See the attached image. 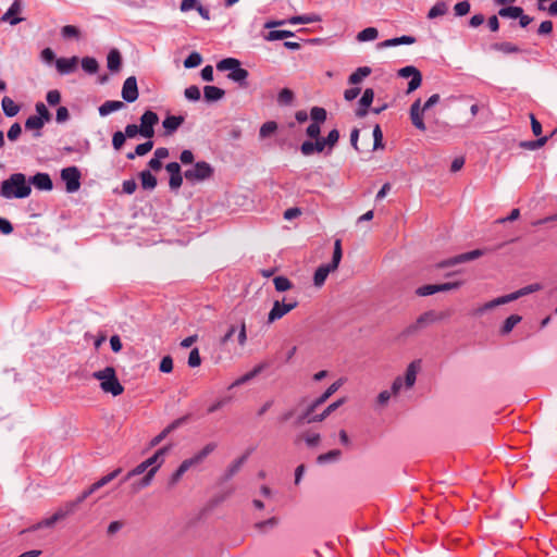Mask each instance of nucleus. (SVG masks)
I'll return each instance as SVG.
<instances>
[{
	"label": "nucleus",
	"mask_w": 557,
	"mask_h": 557,
	"mask_svg": "<svg viewBox=\"0 0 557 557\" xmlns=\"http://www.w3.org/2000/svg\"><path fill=\"white\" fill-rule=\"evenodd\" d=\"M422 368V361L420 359H416L411 361L404 373V375H398L394 379L391 389H384L379 393L376 397V403L380 407H384L387 405L392 396H398L404 392H408L412 389L417 382V377Z\"/></svg>",
	"instance_id": "f257e3e1"
},
{
	"label": "nucleus",
	"mask_w": 557,
	"mask_h": 557,
	"mask_svg": "<svg viewBox=\"0 0 557 557\" xmlns=\"http://www.w3.org/2000/svg\"><path fill=\"white\" fill-rule=\"evenodd\" d=\"M30 193L32 187L23 173L11 174L0 186V196L4 199H23Z\"/></svg>",
	"instance_id": "f03ea898"
},
{
	"label": "nucleus",
	"mask_w": 557,
	"mask_h": 557,
	"mask_svg": "<svg viewBox=\"0 0 557 557\" xmlns=\"http://www.w3.org/2000/svg\"><path fill=\"white\" fill-rule=\"evenodd\" d=\"M92 377L100 382V387L106 394L119 396L124 391V387L117 380L115 370L112 367H107L103 370L94 372Z\"/></svg>",
	"instance_id": "7ed1b4c3"
},
{
	"label": "nucleus",
	"mask_w": 557,
	"mask_h": 557,
	"mask_svg": "<svg viewBox=\"0 0 557 557\" xmlns=\"http://www.w3.org/2000/svg\"><path fill=\"white\" fill-rule=\"evenodd\" d=\"M165 453L166 448H160L151 457L144 461L149 470L146 475L136 484V490L145 488L151 484L154 474L164 462Z\"/></svg>",
	"instance_id": "20e7f679"
},
{
	"label": "nucleus",
	"mask_w": 557,
	"mask_h": 557,
	"mask_svg": "<svg viewBox=\"0 0 557 557\" xmlns=\"http://www.w3.org/2000/svg\"><path fill=\"white\" fill-rule=\"evenodd\" d=\"M213 173L212 166L206 162H197L193 168L185 171L184 176L189 182H201L211 177Z\"/></svg>",
	"instance_id": "39448f33"
},
{
	"label": "nucleus",
	"mask_w": 557,
	"mask_h": 557,
	"mask_svg": "<svg viewBox=\"0 0 557 557\" xmlns=\"http://www.w3.org/2000/svg\"><path fill=\"white\" fill-rule=\"evenodd\" d=\"M61 180L65 183L67 193H76L81 188V172L76 166H67L61 170Z\"/></svg>",
	"instance_id": "423d86ee"
},
{
	"label": "nucleus",
	"mask_w": 557,
	"mask_h": 557,
	"mask_svg": "<svg viewBox=\"0 0 557 557\" xmlns=\"http://www.w3.org/2000/svg\"><path fill=\"white\" fill-rule=\"evenodd\" d=\"M298 302L295 299L286 301L284 298L282 301L275 300L272 309L268 314V323H273L276 320L282 319L285 314L290 312L297 307Z\"/></svg>",
	"instance_id": "0eeeda50"
},
{
	"label": "nucleus",
	"mask_w": 557,
	"mask_h": 557,
	"mask_svg": "<svg viewBox=\"0 0 557 557\" xmlns=\"http://www.w3.org/2000/svg\"><path fill=\"white\" fill-rule=\"evenodd\" d=\"M159 122L157 113L153 111H146L140 117V135L145 138H152L154 135V125Z\"/></svg>",
	"instance_id": "6e6552de"
},
{
	"label": "nucleus",
	"mask_w": 557,
	"mask_h": 557,
	"mask_svg": "<svg viewBox=\"0 0 557 557\" xmlns=\"http://www.w3.org/2000/svg\"><path fill=\"white\" fill-rule=\"evenodd\" d=\"M314 141H311V140H306L301 144L300 146V151L304 156L308 157V156H311L313 153H321V152H324L326 151V153L329 154V146L325 141V138H322V137H317V138H313Z\"/></svg>",
	"instance_id": "1a4fd4ad"
},
{
	"label": "nucleus",
	"mask_w": 557,
	"mask_h": 557,
	"mask_svg": "<svg viewBox=\"0 0 557 557\" xmlns=\"http://www.w3.org/2000/svg\"><path fill=\"white\" fill-rule=\"evenodd\" d=\"M398 75L400 77H411V81L408 84L407 92L410 94L418 89L422 83V76L419 70L412 65L405 66L398 71Z\"/></svg>",
	"instance_id": "9d476101"
},
{
	"label": "nucleus",
	"mask_w": 557,
	"mask_h": 557,
	"mask_svg": "<svg viewBox=\"0 0 557 557\" xmlns=\"http://www.w3.org/2000/svg\"><path fill=\"white\" fill-rule=\"evenodd\" d=\"M345 383V379H338L336 382L331 384L327 389L317 398L307 409V416L312 413L315 408L325 403L334 393H336Z\"/></svg>",
	"instance_id": "9b49d317"
},
{
	"label": "nucleus",
	"mask_w": 557,
	"mask_h": 557,
	"mask_svg": "<svg viewBox=\"0 0 557 557\" xmlns=\"http://www.w3.org/2000/svg\"><path fill=\"white\" fill-rule=\"evenodd\" d=\"M122 98L127 102H134L138 98L137 79L135 76H129L124 81L122 91Z\"/></svg>",
	"instance_id": "f8f14e48"
},
{
	"label": "nucleus",
	"mask_w": 557,
	"mask_h": 557,
	"mask_svg": "<svg viewBox=\"0 0 557 557\" xmlns=\"http://www.w3.org/2000/svg\"><path fill=\"white\" fill-rule=\"evenodd\" d=\"M216 448L215 443H208L205 445L199 451H197L194 456L190 458L185 459V461L188 463V466L191 468H195L199 465H201L206 458L214 451Z\"/></svg>",
	"instance_id": "ddd939ff"
},
{
	"label": "nucleus",
	"mask_w": 557,
	"mask_h": 557,
	"mask_svg": "<svg viewBox=\"0 0 557 557\" xmlns=\"http://www.w3.org/2000/svg\"><path fill=\"white\" fill-rule=\"evenodd\" d=\"M425 111L421 107V99H417L410 107V120L411 123L417 127L419 131H425V124L423 121V113Z\"/></svg>",
	"instance_id": "4468645a"
},
{
	"label": "nucleus",
	"mask_w": 557,
	"mask_h": 557,
	"mask_svg": "<svg viewBox=\"0 0 557 557\" xmlns=\"http://www.w3.org/2000/svg\"><path fill=\"white\" fill-rule=\"evenodd\" d=\"M482 255H483L482 250L475 249V250H472L469 252L458 255L454 258H450V259L444 261L443 263H441L440 267L441 268L451 267V265H456L458 263L468 262V261H471V260H474V259L481 257Z\"/></svg>",
	"instance_id": "2eb2a0df"
},
{
	"label": "nucleus",
	"mask_w": 557,
	"mask_h": 557,
	"mask_svg": "<svg viewBox=\"0 0 557 557\" xmlns=\"http://www.w3.org/2000/svg\"><path fill=\"white\" fill-rule=\"evenodd\" d=\"M22 12V1L14 0L8 11L2 15V22H9L11 25H16L23 21L22 17H17L16 15Z\"/></svg>",
	"instance_id": "dca6fc26"
},
{
	"label": "nucleus",
	"mask_w": 557,
	"mask_h": 557,
	"mask_svg": "<svg viewBox=\"0 0 557 557\" xmlns=\"http://www.w3.org/2000/svg\"><path fill=\"white\" fill-rule=\"evenodd\" d=\"M345 401H346L345 398H341V399L332 403L320 414L311 416V413H310L309 416H307V412H306L302 419L306 420L308 423H310V422H321L326 417H329L333 411H335L339 406H342Z\"/></svg>",
	"instance_id": "f3484780"
},
{
	"label": "nucleus",
	"mask_w": 557,
	"mask_h": 557,
	"mask_svg": "<svg viewBox=\"0 0 557 557\" xmlns=\"http://www.w3.org/2000/svg\"><path fill=\"white\" fill-rule=\"evenodd\" d=\"M29 185L33 184L39 190L50 191L53 188L52 180L48 173H37L29 180Z\"/></svg>",
	"instance_id": "a211bd4d"
},
{
	"label": "nucleus",
	"mask_w": 557,
	"mask_h": 557,
	"mask_svg": "<svg viewBox=\"0 0 557 557\" xmlns=\"http://www.w3.org/2000/svg\"><path fill=\"white\" fill-rule=\"evenodd\" d=\"M374 99V91L371 88H367L360 100H359V107L356 111L357 116L363 117L368 113V109L371 106L372 101Z\"/></svg>",
	"instance_id": "6ab92c4d"
},
{
	"label": "nucleus",
	"mask_w": 557,
	"mask_h": 557,
	"mask_svg": "<svg viewBox=\"0 0 557 557\" xmlns=\"http://www.w3.org/2000/svg\"><path fill=\"white\" fill-rule=\"evenodd\" d=\"M78 59L76 57L73 58H60L55 61V66L59 73L61 74H70L72 73L77 65Z\"/></svg>",
	"instance_id": "aec40b11"
},
{
	"label": "nucleus",
	"mask_w": 557,
	"mask_h": 557,
	"mask_svg": "<svg viewBox=\"0 0 557 557\" xmlns=\"http://www.w3.org/2000/svg\"><path fill=\"white\" fill-rule=\"evenodd\" d=\"M414 42H416L414 37L405 35L401 37H395V38H391V39L381 41L377 45V48L383 49V48H389V47H395V46H399V45H412Z\"/></svg>",
	"instance_id": "412c9836"
},
{
	"label": "nucleus",
	"mask_w": 557,
	"mask_h": 557,
	"mask_svg": "<svg viewBox=\"0 0 557 557\" xmlns=\"http://www.w3.org/2000/svg\"><path fill=\"white\" fill-rule=\"evenodd\" d=\"M508 302H509V300L507 298V295L498 297V298L487 301L484 305L476 308L474 310V314L480 317V315L484 314V312H486L487 310H492L497 306L505 305Z\"/></svg>",
	"instance_id": "4be33fe9"
},
{
	"label": "nucleus",
	"mask_w": 557,
	"mask_h": 557,
	"mask_svg": "<svg viewBox=\"0 0 557 557\" xmlns=\"http://www.w3.org/2000/svg\"><path fill=\"white\" fill-rule=\"evenodd\" d=\"M335 271L333 268H330L329 264H322L320 265L315 272H314V276H313V283L317 287H321L324 282L326 281L329 274L331 272Z\"/></svg>",
	"instance_id": "5701e85b"
},
{
	"label": "nucleus",
	"mask_w": 557,
	"mask_h": 557,
	"mask_svg": "<svg viewBox=\"0 0 557 557\" xmlns=\"http://www.w3.org/2000/svg\"><path fill=\"white\" fill-rule=\"evenodd\" d=\"M66 517H67L66 513L61 508H59L51 517L46 518V519L41 520L40 522H38V524L36 527H34V529L37 530L40 528H51L58 521H60Z\"/></svg>",
	"instance_id": "b1692460"
},
{
	"label": "nucleus",
	"mask_w": 557,
	"mask_h": 557,
	"mask_svg": "<svg viewBox=\"0 0 557 557\" xmlns=\"http://www.w3.org/2000/svg\"><path fill=\"white\" fill-rule=\"evenodd\" d=\"M542 288L541 284L539 283H534V284H530L528 286H524L513 293H510L507 295V298L510 301H513V300H517L518 298L522 297V296H525V295H529L531 293H534V292H537Z\"/></svg>",
	"instance_id": "393cba45"
},
{
	"label": "nucleus",
	"mask_w": 557,
	"mask_h": 557,
	"mask_svg": "<svg viewBox=\"0 0 557 557\" xmlns=\"http://www.w3.org/2000/svg\"><path fill=\"white\" fill-rule=\"evenodd\" d=\"M124 108V103L119 100H108L99 107V114L107 116Z\"/></svg>",
	"instance_id": "a878e982"
},
{
	"label": "nucleus",
	"mask_w": 557,
	"mask_h": 557,
	"mask_svg": "<svg viewBox=\"0 0 557 557\" xmlns=\"http://www.w3.org/2000/svg\"><path fill=\"white\" fill-rule=\"evenodd\" d=\"M224 94V90L216 86L208 85L203 88L205 99L208 102L221 100Z\"/></svg>",
	"instance_id": "bb28decb"
},
{
	"label": "nucleus",
	"mask_w": 557,
	"mask_h": 557,
	"mask_svg": "<svg viewBox=\"0 0 557 557\" xmlns=\"http://www.w3.org/2000/svg\"><path fill=\"white\" fill-rule=\"evenodd\" d=\"M122 58L116 49H112L107 57L108 69L112 72H117L121 69Z\"/></svg>",
	"instance_id": "cd10ccee"
},
{
	"label": "nucleus",
	"mask_w": 557,
	"mask_h": 557,
	"mask_svg": "<svg viewBox=\"0 0 557 557\" xmlns=\"http://www.w3.org/2000/svg\"><path fill=\"white\" fill-rule=\"evenodd\" d=\"M184 122L183 116L169 115L163 120V127L165 131L171 134L174 133Z\"/></svg>",
	"instance_id": "c85d7f7f"
},
{
	"label": "nucleus",
	"mask_w": 557,
	"mask_h": 557,
	"mask_svg": "<svg viewBox=\"0 0 557 557\" xmlns=\"http://www.w3.org/2000/svg\"><path fill=\"white\" fill-rule=\"evenodd\" d=\"M2 110L9 117L15 116L20 112V106L10 97H4L1 101Z\"/></svg>",
	"instance_id": "c756f323"
},
{
	"label": "nucleus",
	"mask_w": 557,
	"mask_h": 557,
	"mask_svg": "<svg viewBox=\"0 0 557 557\" xmlns=\"http://www.w3.org/2000/svg\"><path fill=\"white\" fill-rule=\"evenodd\" d=\"M371 73V69L368 66L358 67L348 78L349 84L357 85L361 83Z\"/></svg>",
	"instance_id": "7c9ffc66"
},
{
	"label": "nucleus",
	"mask_w": 557,
	"mask_h": 557,
	"mask_svg": "<svg viewBox=\"0 0 557 557\" xmlns=\"http://www.w3.org/2000/svg\"><path fill=\"white\" fill-rule=\"evenodd\" d=\"M379 37V30L375 27H367L357 34V40L360 42L372 41Z\"/></svg>",
	"instance_id": "2f4dec72"
},
{
	"label": "nucleus",
	"mask_w": 557,
	"mask_h": 557,
	"mask_svg": "<svg viewBox=\"0 0 557 557\" xmlns=\"http://www.w3.org/2000/svg\"><path fill=\"white\" fill-rule=\"evenodd\" d=\"M249 73L247 70L240 67V65L232 71L231 73H228L227 77L233 81V82H236L243 86L246 85V79L248 77Z\"/></svg>",
	"instance_id": "473e14b6"
},
{
	"label": "nucleus",
	"mask_w": 557,
	"mask_h": 557,
	"mask_svg": "<svg viewBox=\"0 0 557 557\" xmlns=\"http://www.w3.org/2000/svg\"><path fill=\"white\" fill-rule=\"evenodd\" d=\"M240 65L239 60L235 58H226L218 62L216 69L219 71H230V73L236 70Z\"/></svg>",
	"instance_id": "72a5a7b5"
},
{
	"label": "nucleus",
	"mask_w": 557,
	"mask_h": 557,
	"mask_svg": "<svg viewBox=\"0 0 557 557\" xmlns=\"http://www.w3.org/2000/svg\"><path fill=\"white\" fill-rule=\"evenodd\" d=\"M190 469L188 463L184 460L178 466V468L175 470V472L171 475L169 480V484L171 486H174L178 483V481L182 479V476Z\"/></svg>",
	"instance_id": "f704fd0d"
},
{
	"label": "nucleus",
	"mask_w": 557,
	"mask_h": 557,
	"mask_svg": "<svg viewBox=\"0 0 557 557\" xmlns=\"http://www.w3.org/2000/svg\"><path fill=\"white\" fill-rule=\"evenodd\" d=\"M320 21H321V18L319 15L310 14V15L294 16L288 20V23L292 25H297V24H310V23H315V22H320Z\"/></svg>",
	"instance_id": "c9c22d12"
},
{
	"label": "nucleus",
	"mask_w": 557,
	"mask_h": 557,
	"mask_svg": "<svg viewBox=\"0 0 557 557\" xmlns=\"http://www.w3.org/2000/svg\"><path fill=\"white\" fill-rule=\"evenodd\" d=\"M141 186L145 189H153L157 186V178L151 174L150 171H143L140 173Z\"/></svg>",
	"instance_id": "e433bc0d"
},
{
	"label": "nucleus",
	"mask_w": 557,
	"mask_h": 557,
	"mask_svg": "<svg viewBox=\"0 0 557 557\" xmlns=\"http://www.w3.org/2000/svg\"><path fill=\"white\" fill-rule=\"evenodd\" d=\"M45 123L46 122L42 121L41 117L30 115L29 117H27V120L25 122V128L39 132L44 127ZM39 135H40V133H37L35 136H39Z\"/></svg>",
	"instance_id": "4c0bfd02"
},
{
	"label": "nucleus",
	"mask_w": 557,
	"mask_h": 557,
	"mask_svg": "<svg viewBox=\"0 0 557 557\" xmlns=\"http://www.w3.org/2000/svg\"><path fill=\"white\" fill-rule=\"evenodd\" d=\"M311 122L323 124L326 120V111L321 107H313L310 111Z\"/></svg>",
	"instance_id": "58836bf2"
},
{
	"label": "nucleus",
	"mask_w": 557,
	"mask_h": 557,
	"mask_svg": "<svg viewBox=\"0 0 557 557\" xmlns=\"http://www.w3.org/2000/svg\"><path fill=\"white\" fill-rule=\"evenodd\" d=\"M521 321V317L518 315V314H512L510 317H508L505 322H504V325L502 327V333L503 334H508L512 331V329Z\"/></svg>",
	"instance_id": "ea45409f"
},
{
	"label": "nucleus",
	"mask_w": 557,
	"mask_h": 557,
	"mask_svg": "<svg viewBox=\"0 0 557 557\" xmlns=\"http://www.w3.org/2000/svg\"><path fill=\"white\" fill-rule=\"evenodd\" d=\"M153 147V143L151 140H148L144 144H139L137 145L136 149H135V152L134 153H128L127 154V158L128 159H134L135 156H145L146 153H148Z\"/></svg>",
	"instance_id": "a19ab883"
},
{
	"label": "nucleus",
	"mask_w": 557,
	"mask_h": 557,
	"mask_svg": "<svg viewBox=\"0 0 557 557\" xmlns=\"http://www.w3.org/2000/svg\"><path fill=\"white\" fill-rule=\"evenodd\" d=\"M82 67L85 72L94 74L98 71V62L95 58L86 57L82 60Z\"/></svg>",
	"instance_id": "79ce46f5"
},
{
	"label": "nucleus",
	"mask_w": 557,
	"mask_h": 557,
	"mask_svg": "<svg viewBox=\"0 0 557 557\" xmlns=\"http://www.w3.org/2000/svg\"><path fill=\"white\" fill-rule=\"evenodd\" d=\"M277 129V124L274 121L265 122L259 131V136L261 138H265L274 134Z\"/></svg>",
	"instance_id": "37998d69"
},
{
	"label": "nucleus",
	"mask_w": 557,
	"mask_h": 557,
	"mask_svg": "<svg viewBox=\"0 0 557 557\" xmlns=\"http://www.w3.org/2000/svg\"><path fill=\"white\" fill-rule=\"evenodd\" d=\"M342 456V453L341 450L338 449H333L326 454H322L318 457V462L319 463H326V462H332V461H337Z\"/></svg>",
	"instance_id": "c03bdc74"
},
{
	"label": "nucleus",
	"mask_w": 557,
	"mask_h": 557,
	"mask_svg": "<svg viewBox=\"0 0 557 557\" xmlns=\"http://www.w3.org/2000/svg\"><path fill=\"white\" fill-rule=\"evenodd\" d=\"M202 57L198 52H191L184 61L186 69H194L201 64Z\"/></svg>",
	"instance_id": "a18cd8bd"
},
{
	"label": "nucleus",
	"mask_w": 557,
	"mask_h": 557,
	"mask_svg": "<svg viewBox=\"0 0 557 557\" xmlns=\"http://www.w3.org/2000/svg\"><path fill=\"white\" fill-rule=\"evenodd\" d=\"M498 13L503 17L518 18V16H521L522 9L520 7H507L500 9Z\"/></svg>",
	"instance_id": "49530a36"
},
{
	"label": "nucleus",
	"mask_w": 557,
	"mask_h": 557,
	"mask_svg": "<svg viewBox=\"0 0 557 557\" xmlns=\"http://www.w3.org/2000/svg\"><path fill=\"white\" fill-rule=\"evenodd\" d=\"M262 370V366H258L256 367L253 370H251L250 372L244 374L243 376L238 377L233 384L231 387H234V386H239L246 382H248L249 380L253 379L258 373H260V371Z\"/></svg>",
	"instance_id": "de8ad7c7"
},
{
	"label": "nucleus",
	"mask_w": 557,
	"mask_h": 557,
	"mask_svg": "<svg viewBox=\"0 0 557 557\" xmlns=\"http://www.w3.org/2000/svg\"><path fill=\"white\" fill-rule=\"evenodd\" d=\"M262 370V366H258L256 367L253 370H251L250 372L244 374L243 376L238 377L233 384L231 387H234V386H239L246 382H248L249 380L253 379L258 373H260V371Z\"/></svg>",
	"instance_id": "09e8293b"
},
{
	"label": "nucleus",
	"mask_w": 557,
	"mask_h": 557,
	"mask_svg": "<svg viewBox=\"0 0 557 557\" xmlns=\"http://www.w3.org/2000/svg\"><path fill=\"white\" fill-rule=\"evenodd\" d=\"M292 36H294V33L290 30H271L265 36V39L269 41H274V40H281V39L292 37Z\"/></svg>",
	"instance_id": "8fccbe9b"
},
{
	"label": "nucleus",
	"mask_w": 557,
	"mask_h": 557,
	"mask_svg": "<svg viewBox=\"0 0 557 557\" xmlns=\"http://www.w3.org/2000/svg\"><path fill=\"white\" fill-rule=\"evenodd\" d=\"M446 12H447V5L444 2H437L430 9V11L428 13V17L435 18L437 16L444 15Z\"/></svg>",
	"instance_id": "3c124183"
},
{
	"label": "nucleus",
	"mask_w": 557,
	"mask_h": 557,
	"mask_svg": "<svg viewBox=\"0 0 557 557\" xmlns=\"http://www.w3.org/2000/svg\"><path fill=\"white\" fill-rule=\"evenodd\" d=\"M273 283L277 292H286L292 288L290 281L285 276L274 277Z\"/></svg>",
	"instance_id": "603ef678"
},
{
	"label": "nucleus",
	"mask_w": 557,
	"mask_h": 557,
	"mask_svg": "<svg viewBox=\"0 0 557 557\" xmlns=\"http://www.w3.org/2000/svg\"><path fill=\"white\" fill-rule=\"evenodd\" d=\"M278 523V520L277 518L275 517H272L268 520H264V521H260V522H257L255 524L256 529H258L260 532H267L273 528H275Z\"/></svg>",
	"instance_id": "864d4df0"
},
{
	"label": "nucleus",
	"mask_w": 557,
	"mask_h": 557,
	"mask_svg": "<svg viewBox=\"0 0 557 557\" xmlns=\"http://www.w3.org/2000/svg\"><path fill=\"white\" fill-rule=\"evenodd\" d=\"M184 95L189 101H198L201 97L199 87L195 85L187 87L184 91Z\"/></svg>",
	"instance_id": "5fc2aeb1"
},
{
	"label": "nucleus",
	"mask_w": 557,
	"mask_h": 557,
	"mask_svg": "<svg viewBox=\"0 0 557 557\" xmlns=\"http://www.w3.org/2000/svg\"><path fill=\"white\" fill-rule=\"evenodd\" d=\"M416 293H417V295L422 296V297L433 295L435 293H438V284L423 285V286L419 287L416 290Z\"/></svg>",
	"instance_id": "6e6d98bb"
},
{
	"label": "nucleus",
	"mask_w": 557,
	"mask_h": 557,
	"mask_svg": "<svg viewBox=\"0 0 557 557\" xmlns=\"http://www.w3.org/2000/svg\"><path fill=\"white\" fill-rule=\"evenodd\" d=\"M35 109H36V113H37L35 116L41 117V120L45 121L46 123L50 121V119H51L50 112L48 111L47 107L42 102L36 103Z\"/></svg>",
	"instance_id": "4d7b16f0"
},
{
	"label": "nucleus",
	"mask_w": 557,
	"mask_h": 557,
	"mask_svg": "<svg viewBox=\"0 0 557 557\" xmlns=\"http://www.w3.org/2000/svg\"><path fill=\"white\" fill-rule=\"evenodd\" d=\"M373 139H374L373 149L374 150L382 149L383 148V133L381 131L380 125H375L373 128Z\"/></svg>",
	"instance_id": "13d9d810"
},
{
	"label": "nucleus",
	"mask_w": 557,
	"mask_h": 557,
	"mask_svg": "<svg viewBox=\"0 0 557 557\" xmlns=\"http://www.w3.org/2000/svg\"><path fill=\"white\" fill-rule=\"evenodd\" d=\"M294 99V94L290 89L284 88L277 95V100L282 104H289Z\"/></svg>",
	"instance_id": "bf43d9fd"
},
{
	"label": "nucleus",
	"mask_w": 557,
	"mask_h": 557,
	"mask_svg": "<svg viewBox=\"0 0 557 557\" xmlns=\"http://www.w3.org/2000/svg\"><path fill=\"white\" fill-rule=\"evenodd\" d=\"M494 48L496 50H499L504 53H516V52H519V48L511 44V42H500V44H496L494 45Z\"/></svg>",
	"instance_id": "052dcab7"
},
{
	"label": "nucleus",
	"mask_w": 557,
	"mask_h": 557,
	"mask_svg": "<svg viewBox=\"0 0 557 557\" xmlns=\"http://www.w3.org/2000/svg\"><path fill=\"white\" fill-rule=\"evenodd\" d=\"M148 468H147V465H145V462H140L139 465H137L133 470H131L126 475L125 478L123 479V481H127L129 479H132L133 476H136V475H139V474H143L144 472H148Z\"/></svg>",
	"instance_id": "680f3d73"
},
{
	"label": "nucleus",
	"mask_w": 557,
	"mask_h": 557,
	"mask_svg": "<svg viewBox=\"0 0 557 557\" xmlns=\"http://www.w3.org/2000/svg\"><path fill=\"white\" fill-rule=\"evenodd\" d=\"M339 139V133L337 129H332L327 136L325 137V141L329 146V152H331L334 148V146L337 144Z\"/></svg>",
	"instance_id": "e2e57ef3"
},
{
	"label": "nucleus",
	"mask_w": 557,
	"mask_h": 557,
	"mask_svg": "<svg viewBox=\"0 0 557 557\" xmlns=\"http://www.w3.org/2000/svg\"><path fill=\"white\" fill-rule=\"evenodd\" d=\"M200 363H201V358L199 355V350H198V348H194L189 352V356H188V366L191 368H196V367L200 366Z\"/></svg>",
	"instance_id": "0e129e2a"
},
{
	"label": "nucleus",
	"mask_w": 557,
	"mask_h": 557,
	"mask_svg": "<svg viewBox=\"0 0 557 557\" xmlns=\"http://www.w3.org/2000/svg\"><path fill=\"white\" fill-rule=\"evenodd\" d=\"M125 138H126V136L124 135V133H122L120 131L115 132L112 137V145H113L114 149L120 150L125 143Z\"/></svg>",
	"instance_id": "69168bd1"
},
{
	"label": "nucleus",
	"mask_w": 557,
	"mask_h": 557,
	"mask_svg": "<svg viewBox=\"0 0 557 557\" xmlns=\"http://www.w3.org/2000/svg\"><path fill=\"white\" fill-rule=\"evenodd\" d=\"M159 369L163 373H170L173 370V360L170 356H165L161 359Z\"/></svg>",
	"instance_id": "338daca9"
},
{
	"label": "nucleus",
	"mask_w": 557,
	"mask_h": 557,
	"mask_svg": "<svg viewBox=\"0 0 557 557\" xmlns=\"http://www.w3.org/2000/svg\"><path fill=\"white\" fill-rule=\"evenodd\" d=\"M321 125L322 124L311 122L306 129L307 136L310 138L319 137L321 133Z\"/></svg>",
	"instance_id": "774afa93"
}]
</instances>
